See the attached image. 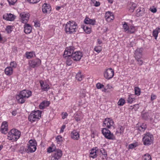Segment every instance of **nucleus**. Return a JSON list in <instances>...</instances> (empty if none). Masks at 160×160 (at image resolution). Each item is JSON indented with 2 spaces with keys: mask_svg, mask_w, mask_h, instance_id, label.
Segmentation results:
<instances>
[{
  "mask_svg": "<svg viewBox=\"0 0 160 160\" xmlns=\"http://www.w3.org/2000/svg\"><path fill=\"white\" fill-rule=\"evenodd\" d=\"M94 50L98 53H99L101 52V49H98V47H95L94 48Z\"/></svg>",
  "mask_w": 160,
  "mask_h": 160,
  "instance_id": "bf43d9fd",
  "label": "nucleus"
},
{
  "mask_svg": "<svg viewBox=\"0 0 160 160\" xmlns=\"http://www.w3.org/2000/svg\"><path fill=\"white\" fill-rule=\"evenodd\" d=\"M12 113L13 116H16L17 113V110H15L12 112Z\"/></svg>",
  "mask_w": 160,
  "mask_h": 160,
  "instance_id": "052dcab7",
  "label": "nucleus"
},
{
  "mask_svg": "<svg viewBox=\"0 0 160 160\" xmlns=\"http://www.w3.org/2000/svg\"><path fill=\"white\" fill-rule=\"evenodd\" d=\"M74 50V48L72 46H70L67 48L64 51L63 57L64 58H66L68 57L69 58H70L72 54L73 53Z\"/></svg>",
  "mask_w": 160,
  "mask_h": 160,
  "instance_id": "f8f14e48",
  "label": "nucleus"
},
{
  "mask_svg": "<svg viewBox=\"0 0 160 160\" xmlns=\"http://www.w3.org/2000/svg\"><path fill=\"white\" fill-rule=\"evenodd\" d=\"M139 108V105L138 104H135L133 105V107L132 108H130V109H134L135 110H137Z\"/></svg>",
  "mask_w": 160,
  "mask_h": 160,
  "instance_id": "603ef678",
  "label": "nucleus"
},
{
  "mask_svg": "<svg viewBox=\"0 0 160 160\" xmlns=\"http://www.w3.org/2000/svg\"><path fill=\"white\" fill-rule=\"evenodd\" d=\"M62 152L59 149H55L52 153L51 160H58L62 157Z\"/></svg>",
  "mask_w": 160,
  "mask_h": 160,
  "instance_id": "1a4fd4ad",
  "label": "nucleus"
},
{
  "mask_svg": "<svg viewBox=\"0 0 160 160\" xmlns=\"http://www.w3.org/2000/svg\"><path fill=\"white\" fill-rule=\"evenodd\" d=\"M100 4L99 2L96 1V2L95 3L94 6L96 7H98L100 5Z\"/></svg>",
  "mask_w": 160,
  "mask_h": 160,
  "instance_id": "680f3d73",
  "label": "nucleus"
},
{
  "mask_svg": "<svg viewBox=\"0 0 160 160\" xmlns=\"http://www.w3.org/2000/svg\"><path fill=\"white\" fill-rule=\"evenodd\" d=\"M2 38L1 37V34H0V42L2 41Z\"/></svg>",
  "mask_w": 160,
  "mask_h": 160,
  "instance_id": "774afa93",
  "label": "nucleus"
},
{
  "mask_svg": "<svg viewBox=\"0 0 160 160\" xmlns=\"http://www.w3.org/2000/svg\"><path fill=\"white\" fill-rule=\"evenodd\" d=\"M41 63V60L38 58H36L30 60L29 62V64L30 67L34 68L39 66Z\"/></svg>",
  "mask_w": 160,
  "mask_h": 160,
  "instance_id": "ddd939ff",
  "label": "nucleus"
},
{
  "mask_svg": "<svg viewBox=\"0 0 160 160\" xmlns=\"http://www.w3.org/2000/svg\"><path fill=\"white\" fill-rule=\"evenodd\" d=\"M24 26V32L27 34H29L31 32L32 28L29 24L25 23Z\"/></svg>",
  "mask_w": 160,
  "mask_h": 160,
  "instance_id": "412c9836",
  "label": "nucleus"
},
{
  "mask_svg": "<svg viewBox=\"0 0 160 160\" xmlns=\"http://www.w3.org/2000/svg\"><path fill=\"white\" fill-rule=\"evenodd\" d=\"M12 26H8L7 27L6 30L8 33H10L12 31Z\"/></svg>",
  "mask_w": 160,
  "mask_h": 160,
  "instance_id": "37998d69",
  "label": "nucleus"
},
{
  "mask_svg": "<svg viewBox=\"0 0 160 160\" xmlns=\"http://www.w3.org/2000/svg\"><path fill=\"white\" fill-rule=\"evenodd\" d=\"M39 82L42 91H47L49 89V86L46 82L40 81Z\"/></svg>",
  "mask_w": 160,
  "mask_h": 160,
  "instance_id": "dca6fc26",
  "label": "nucleus"
},
{
  "mask_svg": "<svg viewBox=\"0 0 160 160\" xmlns=\"http://www.w3.org/2000/svg\"><path fill=\"white\" fill-rule=\"evenodd\" d=\"M100 152L102 155H100V157L102 158V159H106L107 157V153L106 151L103 148H101L100 150Z\"/></svg>",
  "mask_w": 160,
  "mask_h": 160,
  "instance_id": "a878e982",
  "label": "nucleus"
},
{
  "mask_svg": "<svg viewBox=\"0 0 160 160\" xmlns=\"http://www.w3.org/2000/svg\"><path fill=\"white\" fill-rule=\"evenodd\" d=\"M140 59H139L138 60H136L138 62V64L141 66L143 63V62L142 60H140Z\"/></svg>",
  "mask_w": 160,
  "mask_h": 160,
  "instance_id": "864d4df0",
  "label": "nucleus"
},
{
  "mask_svg": "<svg viewBox=\"0 0 160 160\" xmlns=\"http://www.w3.org/2000/svg\"><path fill=\"white\" fill-rule=\"evenodd\" d=\"M54 148H53L51 147H49L47 149V152L48 153H51V152H53L54 151H55Z\"/></svg>",
  "mask_w": 160,
  "mask_h": 160,
  "instance_id": "de8ad7c7",
  "label": "nucleus"
},
{
  "mask_svg": "<svg viewBox=\"0 0 160 160\" xmlns=\"http://www.w3.org/2000/svg\"><path fill=\"white\" fill-rule=\"evenodd\" d=\"M98 150L97 147H95V148H92L91 150L89 153V156L90 157L95 158H96L97 156V153L98 152Z\"/></svg>",
  "mask_w": 160,
  "mask_h": 160,
  "instance_id": "aec40b11",
  "label": "nucleus"
},
{
  "mask_svg": "<svg viewBox=\"0 0 160 160\" xmlns=\"http://www.w3.org/2000/svg\"><path fill=\"white\" fill-rule=\"evenodd\" d=\"M160 28H158L153 30L152 32V35L155 38V39H156L158 37V33L160 32Z\"/></svg>",
  "mask_w": 160,
  "mask_h": 160,
  "instance_id": "cd10ccee",
  "label": "nucleus"
},
{
  "mask_svg": "<svg viewBox=\"0 0 160 160\" xmlns=\"http://www.w3.org/2000/svg\"><path fill=\"white\" fill-rule=\"evenodd\" d=\"M83 28L87 34H89L91 32V30L90 27H89L86 25H85L83 27Z\"/></svg>",
  "mask_w": 160,
  "mask_h": 160,
  "instance_id": "2f4dec72",
  "label": "nucleus"
},
{
  "mask_svg": "<svg viewBox=\"0 0 160 160\" xmlns=\"http://www.w3.org/2000/svg\"><path fill=\"white\" fill-rule=\"evenodd\" d=\"M122 24L124 32H127L129 34H132L135 33L136 31L135 27L132 25L128 26L126 22H124Z\"/></svg>",
  "mask_w": 160,
  "mask_h": 160,
  "instance_id": "0eeeda50",
  "label": "nucleus"
},
{
  "mask_svg": "<svg viewBox=\"0 0 160 160\" xmlns=\"http://www.w3.org/2000/svg\"><path fill=\"white\" fill-rule=\"evenodd\" d=\"M21 133L16 129H11L8 133V139L10 140L17 141L20 137Z\"/></svg>",
  "mask_w": 160,
  "mask_h": 160,
  "instance_id": "7ed1b4c3",
  "label": "nucleus"
},
{
  "mask_svg": "<svg viewBox=\"0 0 160 160\" xmlns=\"http://www.w3.org/2000/svg\"><path fill=\"white\" fill-rule=\"evenodd\" d=\"M137 5L135 3H133L132 6L129 9V11L131 12H133L135 9L136 8Z\"/></svg>",
  "mask_w": 160,
  "mask_h": 160,
  "instance_id": "a19ab883",
  "label": "nucleus"
},
{
  "mask_svg": "<svg viewBox=\"0 0 160 160\" xmlns=\"http://www.w3.org/2000/svg\"><path fill=\"white\" fill-rule=\"evenodd\" d=\"M76 78L78 81H81L82 79L83 76L81 75L80 72H78L77 74Z\"/></svg>",
  "mask_w": 160,
  "mask_h": 160,
  "instance_id": "e433bc0d",
  "label": "nucleus"
},
{
  "mask_svg": "<svg viewBox=\"0 0 160 160\" xmlns=\"http://www.w3.org/2000/svg\"><path fill=\"white\" fill-rule=\"evenodd\" d=\"M74 118L77 122L80 121L82 118V117L80 114H76L74 116Z\"/></svg>",
  "mask_w": 160,
  "mask_h": 160,
  "instance_id": "f704fd0d",
  "label": "nucleus"
},
{
  "mask_svg": "<svg viewBox=\"0 0 160 160\" xmlns=\"http://www.w3.org/2000/svg\"><path fill=\"white\" fill-rule=\"evenodd\" d=\"M156 96L155 95L152 94L151 96V99L152 101L154 100L156 98Z\"/></svg>",
  "mask_w": 160,
  "mask_h": 160,
  "instance_id": "13d9d810",
  "label": "nucleus"
},
{
  "mask_svg": "<svg viewBox=\"0 0 160 160\" xmlns=\"http://www.w3.org/2000/svg\"><path fill=\"white\" fill-rule=\"evenodd\" d=\"M17 0H8L9 4L10 5H13L16 2Z\"/></svg>",
  "mask_w": 160,
  "mask_h": 160,
  "instance_id": "a18cd8bd",
  "label": "nucleus"
},
{
  "mask_svg": "<svg viewBox=\"0 0 160 160\" xmlns=\"http://www.w3.org/2000/svg\"><path fill=\"white\" fill-rule=\"evenodd\" d=\"M105 18L106 21L108 22H110L112 20H113L114 18V16L112 13L110 12H106Z\"/></svg>",
  "mask_w": 160,
  "mask_h": 160,
  "instance_id": "a211bd4d",
  "label": "nucleus"
},
{
  "mask_svg": "<svg viewBox=\"0 0 160 160\" xmlns=\"http://www.w3.org/2000/svg\"><path fill=\"white\" fill-rule=\"evenodd\" d=\"M82 56V54L80 52H75L73 54H72L70 58H72L74 61H79L81 59Z\"/></svg>",
  "mask_w": 160,
  "mask_h": 160,
  "instance_id": "2eb2a0df",
  "label": "nucleus"
},
{
  "mask_svg": "<svg viewBox=\"0 0 160 160\" xmlns=\"http://www.w3.org/2000/svg\"><path fill=\"white\" fill-rule=\"evenodd\" d=\"M98 42L99 44H101L102 43V41L99 39H98Z\"/></svg>",
  "mask_w": 160,
  "mask_h": 160,
  "instance_id": "0e129e2a",
  "label": "nucleus"
},
{
  "mask_svg": "<svg viewBox=\"0 0 160 160\" xmlns=\"http://www.w3.org/2000/svg\"><path fill=\"white\" fill-rule=\"evenodd\" d=\"M108 1L109 2L112 3L113 2V0H108Z\"/></svg>",
  "mask_w": 160,
  "mask_h": 160,
  "instance_id": "69168bd1",
  "label": "nucleus"
},
{
  "mask_svg": "<svg viewBox=\"0 0 160 160\" xmlns=\"http://www.w3.org/2000/svg\"><path fill=\"white\" fill-rule=\"evenodd\" d=\"M114 75V71L112 68L106 69L104 73V78L107 79H110L113 78Z\"/></svg>",
  "mask_w": 160,
  "mask_h": 160,
  "instance_id": "9d476101",
  "label": "nucleus"
},
{
  "mask_svg": "<svg viewBox=\"0 0 160 160\" xmlns=\"http://www.w3.org/2000/svg\"><path fill=\"white\" fill-rule=\"evenodd\" d=\"M102 132L105 138L110 140H113L115 137L112 133H111L110 130L106 128L102 129Z\"/></svg>",
  "mask_w": 160,
  "mask_h": 160,
  "instance_id": "6e6552de",
  "label": "nucleus"
},
{
  "mask_svg": "<svg viewBox=\"0 0 160 160\" xmlns=\"http://www.w3.org/2000/svg\"><path fill=\"white\" fill-rule=\"evenodd\" d=\"M143 160H152L151 156L148 153L144 155L142 158Z\"/></svg>",
  "mask_w": 160,
  "mask_h": 160,
  "instance_id": "473e14b6",
  "label": "nucleus"
},
{
  "mask_svg": "<svg viewBox=\"0 0 160 160\" xmlns=\"http://www.w3.org/2000/svg\"><path fill=\"white\" fill-rule=\"evenodd\" d=\"M142 48H138L135 51L134 57L136 60L141 59L142 56Z\"/></svg>",
  "mask_w": 160,
  "mask_h": 160,
  "instance_id": "f3484780",
  "label": "nucleus"
},
{
  "mask_svg": "<svg viewBox=\"0 0 160 160\" xmlns=\"http://www.w3.org/2000/svg\"><path fill=\"white\" fill-rule=\"evenodd\" d=\"M135 94L139 96L140 94V89L138 87H135L134 88Z\"/></svg>",
  "mask_w": 160,
  "mask_h": 160,
  "instance_id": "58836bf2",
  "label": "nucleus"
},
{
  "mask_svg": "<svg viewBox=\"0 0 160 160\" xmlns=\"http://www.w3.org/2000/svg\"><path fill=\"white\" fill-rule=\"evenodd\" d=\"M62 118L63 119H64L65 118H66V117L68 115V114L67 112H63L62 113Z\"/></svg>",
  "mask_w": 160,
  "mask_h": 160,
  "instance_id": "5fc2aeb1",
  "label": "nucleus"
},
{
  "mask_svg": "<svg viewBox=\"0 0 160 160\" xmlns=\"http://www.w3.org/2000/svg\"><path fill=\"white\" fill-rule=\"evenodd\" d=\"M61 8V7H57L56 8V9L57 10H59Z\"/></svg>",
  "mask_w": 160,
  "mask_h": 160,
  "instance_id": "338daca9",
  "label": "nucleus"
},
{
  "mask_svg": "<svg viewBox=\"0 0 160 160\" xmlns=\"http://www.w3.org/2000/svg\"><path fill=\"white\" fill-rule=\"evenodd\" d=\"M42 111L38 110L32 112L28 117L29 120L32 122H33L39 119L41 116Z\"/></svg>",
  "mask_w": 160,
  "mask_h": 160,
  "instance_id": "39448f33",
  "label": "nucleus"
},
{
  "mask_svg": "<svg viewBox=\"0 0 160 160\" xmlns=\"http://www.w3.org/2000/svg\"><path fill=\"white\" fill-rule=\"evenodd\" d=\"M114 124V122L112 119L109 118H106L102 124L103 127H106L108 128H110L112 126H113Z\"/></svg>",
  "mask_w": 160,
  "mask_h": 160,
  "instance_id": "4468645a",
  "label": "nucleus"
},
{
  "mask_svg": "<svg viewBox=\"0 0 160 160\" xmlns=\"http://www.w3.org/2000/svg\"><path fill=\"white\" fill-rule=\"evenodd\" d=\"M137 146V145L136 143H132L130 144L128 146V148L129 149H132Z\"/></svg>",
  "mask_w": 160,
  "mask_h": 160,
  "instance_id": "c03bdc74",
  "label": "nucleus"
},
{
  "mask_svg": "<svg viewBox=\"0 0 160 160\" xmlns=\"http://www.w3.org/2000/svg\"><path fill=\"white\" fill-rule=\"evenodd\" d=\"M66 128V126L65 125H63L61 129V130L60 131V133H62L63 132L64 129Z\"/></svg>",
  "mask_w": 160,
  "mask_h": 160,
  "instance_id": "6e6d98bb",
  "label": "nucleus"
},
{
  "mask_svg": "<svg viewBox=\"0 0 160 160\" xmlns=\"http://www.w3.org/2000/svg\"><path fill=\"white\" fill-rule=\"evenodd\" d=\"M10 67L13 68H16L17 66V64L15 62L13 61L11 62L10 63Z\"/></svg>",
  "mask_w": 160,
  "mask_h": 160,
  "instance_id": "3c124183",
  "label": "nucleus"
},
{
  "mask_svg": "<svg viewBox=\"0 0 160 160\" xmlns=\"http://www.w3.org/2000/svg\"><path fill=\"white\" fill-rule=\"evenodd\" d=\"M30 14L28 13L22 12L20 14L21 22L23 23H26L28 22Z\"/></svg>",
  "mask_w": 160,
  "mask_h": 160,
  "instance_id": "9b49d317",
  "label": "nucleus"
},
{
  "mask_svg": "<svg viewBox=\"0 0 160 160\" xmlns=\"http://www.w3.org/2000/svg\"><path fill=\"white\" fill-rule=\"evenodd\" d=\"M8 124L6 122H3L1 126V131L2 133L6 134L8 130Z\"/></svg>",
  "mask_w": 160,
  "mask_h": 160,
  "instance_id": "4be33fe9",
  "label": "nucleus"
},
{
  "mask_svg": "<svg viewBox=\"0 0 160 160\" xmlns=\"http://www.w3.org/2000/svg\"><path fill=\"white\" fill-rule=\"evenodd\" d=\"M143 14V12L141 10V8L139 7L136 11V16L137 17L142 16Z\"/></svg>",
  "mask_w": 160,
  "mask_h": 160,
  "instance_id": "c85d7f7f",
  "label": "nucleus"
},
{
  "mask_svg": "<svg viewBox=\"0 0 160 160\" xmlns=\"http://www.w3.org/2000/svg\"><path fill=\"white\" fill-rule=\"evenodd\" d=\"M71 138L74 140L79 139L80 138L79 132L76 130H73L71 132Z\"/></svg>",
  "mask_w": 160,
  "mask_h": 160,
  "instance_id": "5701e85b",
  "label": "nucleus"
},
{
  "mask_svg": "<svg viewBox=\"0 0 160 160\" xmlns=\"http://www.w3.org/2000/svg\"><path fill=\"white\" fill-rule=\"evenodd\" d=\"M45 6L42 8V11L44 13H47L48 11L51 10V9H50L49 8L50 6H47V4H45Z\"/></svg>",
  "mask_w": 160,
  "mask_h": 160,
  "instance_id": "7c9ffc66",
  "label": "nucleus"
},
{
  "mask_svg": "<svg viewBox=\"0 0 160 160\" xmlns=\"http://www.w3.org/2000/svg\"><path fill=\"white\" fill-rule=\"evenodd\" d=\"M104 87V86L103 84H101L99 83H98L96 84V87L98 89L103 88Z\"/></svg>",
  "mask_w": 160,
  "mask_h": 160,
  "instance_id": "49530a36",
  "label": "nucleus"
},
{
  "mask_svg": "<svg viewBox=\"0 0 160 160\" xmlns=\"http://www.w3.org/2000/svg\"><path fill=\"white\" fill-rule=\"evenodd\" d=\"M150 11L152 12L153 13H155L156 12L157 10L156 8H150Z\"/></svg>",
  "mask_w": 160,
  "mask_h": 160,
  "instance_id": "4d7b16f0",
  "label": "nucleus"
},
{
  "mask_svg": "<svg viewBox=\"0 0 160 160\" xmlns=\"http://www.w3.org/2000/svg\"><path fill=\"white\" fill-rule=\"evenodd\" d=\"M40 0H27L28 2L32 3H36L39 1Z\"/></svg>",
  "mask_w": 160,
  "mask_h": 160,
  "instance_id": "09e8293b",
  "label": "nucleus"
},
{
  "mask_svg": "<svg viewBox=\"0 0 160 160\" xmlns=\"http://www.w3.org/2000/svg\"><path fill=\"white\" fill-rule=\"evenodd\" d=\"M5 72L6 74L10 75L12 73V69L11 67H7L5 69Z\"/></svg>",
  "mask_w": 160,
  "mask_h": 160,
  "instance_id": "bb28decb",
  "label": "nucleus"
},
{
  "mask_svg": "<svg viewBox=\"0 0 160 160\" xmlns=\"http://www.w3.org/2000/svg\"><path fill=\"white\" fill-rule=\"evenodd\" d=\"M3 19L7 21H12L14 20L15 16L11 13L5 14L3 16Z\"/></svg>",
  "mask_w": 160,
  "mask_h": 160,
  "instance_id": "6ab92c4d",
  "label": "nucleus"
},
{
  "mask_svg": "<svg viewBox=\"0 0 160 160\" xmlns=\"http://www.w3.org/2000/svg\"><path fill=\"white\" fill-rule=\"evenodd\" d=\"M147 128L146 124L143 123L141 126H140L138 128V130L141 132H143Z\"/></svg>",
  "mask_w": 160,
  "mask_h": 160,
  "instance_id": "72a5a7b5",
  "label": "nucleus"
},
{
  "mask_svg": "<svg viewBox=\"0 0 160 160\" xmlns=\"http://www.w3.org/2000/svg\"><path fill=\"white\" fill-rule=\"evenodd\" d=\"M35 54L33 52H26V57L28 59H30L33 57V55Z\"/></svg>",
  "mask_w": 160,
  "mask_h": 160,
  "instance_id": "c9c22d12",
  "label": "nucleus"
},
{
  "mask_svg": "<svg viewBox=\"0 0 160 160\" xmlns=\"http://www.w3.org/2000/svg\"><path fill=\"white\" fill-rule=\"evenodd\" d=\"M125 100L124 99L121 98L119 100L118 104V105L122 106L125 104Z\"/></svg>",
  "mask_w": 160,
  "mask_h": 160,
  "instance_id": "79ce46f5",
  "label": "nucleus"
},
{
  "mask_svg": "<svg viewBox=\"0 0 160 160\" xmlns=\"http://www.w3.org/2000/svg\"><path fill=\"white\" fill-rule=\"evenodd\" d=\"M37 143L35 140L31 139L29 141L28 144L26 151L28 152H34L37 149Z\"/></svg>",
  "mask_w": 160,
  "mask_h": 160,
  "instance_id": "423d86ee",
  "label": "nucleus"
},
{
  "mask_svg": "<svg viewBox=\"0 0 160 160\" xmlns=\"http://www.w3.org/2000/svg\"><path fill=\"white\" fill-rule=\"evenodd\" d=\"M134 95L133 94H130L129 95L128 99L127 100V101L128 103H132L135 100V99L133 97V96Z\"/></svg>",
  "mask_w": 160,
  "mask_h": 160,
  "instance_id": "c756f323",
  "label": "nucleus"
},
{
  "mask_svg": "<svg viewBox=\"0 0 160 160\" xmlns=\"http://www.w3.org/2000/svg\"><path fill=\"white\" fill-rule=\"evenodd\" d=\"M123 127L121 126H119L116 132V134H121L123 132Z\"/></svg>",
  "mask_w": 160,
  "mask_h": 160,
  "instance_id": "4c0bfd02",
  "label": "nucleus"
},
{
  "mask_svg": "<svg viewBox=\"0 0 160 160\" xmlns=\"http://www.w3.org/2000/svg\"><path fill=\"white\" fill-rule=\"evenodd\" d=\"M56 139L57 142H61L62 141V137L60 135L57 136Z\"/></svg>",
  "mask_w": 160,
  "mask_h": 160,
  "instance_id": "8fccbe9b",
  "label": "nucleus"
},
{
  "mask_svg": "<svg viewBox=\"0 0 160 160\" xmlns=\"http://www.w3.org/2000/svg\"><path fill=\"white\" fill-rule=\"evenodd\" d=\"M49 104V102L44 101L42 102L39 105V108L41 109H43L46 107L48 106Z\"/></svg>",
  "mask_w": 160,
  "mask_h": 160,
  "instance_id": "393cba45",
  "label": "nucleus"
},
{
  "mask_svg": "<svg viewBox=\"0 0 160 160\" xmlns=\"http://www.w3.org/2000/svg\"><path fill=\"white\" fill-rule=\"evenodd\" d=\"M81 94H81L80 96L82 98L85 97V96H86V93H85V92H83L82 95H81Z\"/></svg>",
  "mask_w": 160,
  "mask_h": 160,
  "instance_id": "e2e57ef3",
  "label": "nucleus"
},
{
  "mask_svg": "<svg viewBox=\"0 0 160 160\" xmlns=\"http://www.w3.org/2000/svg\"><path fill=\"white\" fill-rule=\"evenodd\" d=\"M66 59V64L68 66H70L72 63V61L71 60L72 58H69L67 57L66 58H65Z\"/></svg>",
  "mask_w": 160,
  "mask_h": 160,
  "instance_id": "ea45409f",
  "label": "nucleus"
},
{
  "mask_svg": "<svg viewBox=\"0 0 160 160\" xmlns=\"http://www.w3.org/2000/svg\"><path fill=\"white\" fill-rule=\"evenodd\" d=\"M153 136L150 133L147 132L144 134L142 139L143 144L145 145H151L153 143Z\"/></svg>",
  "mask_w": 160,
  "mask_h": 160,
  "instance_id": "20e7f679",
  "label": "nucleus"
},
{
  "mask_svg": "<svg viewBox=\"0 0 160 160\" xmlns=\"http://www.w3.org/2000/svg\"><path fill=\"white\" fill-rule=\"evenodd\" d=\"M77 25L76 22L73 21H70L66 24L65 30L67 34H71L76 32Z\"/></svg>",
  "mask_w": 160,
  "mask_h": 160,
  "instance_id": "f03ea898",
  "label": "nucleus"
},
{
  "mask_svg": "<svg viewBox=\"0 0 160 160\" xmlns=\"http://www.w3.org/2000/svg\"><path fill=\"white\" fill-rule=\"evenodd\" d=\"M84 23L86 24H89L92 25L95 24L96 21L94 19H91L88 17H86L84 20Z\"/></svg>",
  "mask_w": 160,
  "mask_h": 160,
  "instance_id": "b1692460",
  "label": "nucleus"
},
{
  "mask_svg": "<svg viewBox=\"0 0 160 160\" xmlns=\"http://www.w3.org/2000/svg\"><path fill=\"white\" fill-rule=\"evenodd\" d=\"M32 92L29 90H24L21 91L18 95L16 96L18 102L20 104L24 103L27 99L32 95Z\"/></svg>",
  "mask_w": 160,
  "mask_h": 160,
  "instance_id": "f257e3e1",
  "label": "nucleus"
}]
</instances>
